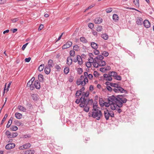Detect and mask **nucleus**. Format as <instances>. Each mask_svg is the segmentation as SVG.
<instances>
[{"label":"nucleus","mask_w":154,"mask_h":154,"mask_svg":"<svg viewBox=\"0 0 154 154\" xmlns=\"http://www.w3.org/2000/svg\"><path fill=\"white\" fill-rule=\"evenodd\" d=\"M17 109L20 111L23 112H25L26 111V109L24 107L21 105H19L18 106Z\"/></svg>","instance_id":"obj_19"},{"label":"nucleus","mask_w":154,"mask_h":154,"mask_svg":"<svg viewBox=\"0 0 154 154\" xmlns=\"http://www.w3.org/2000/svg\"><path fill=\"white\" fill-rule=\"evenodd\" d=\"M92 63H91L87 62L86 63V66L88 68H90L91 66Z\"/></svg>","instance_id":"obj_45"},{"label":"nucleus","mask_w":154,"mask_h":154,"mask_svg":"<svg viewBox=\"0 0 154 154\" xmlns=\"http://www.w3.org/2000/svg\"><path fill=\"white\" fill-rule=\"evenodd\" d=\"M99 51L98 50L95 49V50L94 51V53L95 55H97L99 54Z\"/></svg>","instance_id":"obj_60"},{"label":"nucleus","mask_w":154,"mask_h":154,"mask_svg":"<svg viewBox=\"0 0 154 154\" xmlns=\"http://www.w3.org/2000/svg\"><path fill=\"white\" fill-rule=\"evenodd\" d=\"M72 58H69L68 57L67 58V62L66 63L68 65H70L72 63Z\"/></svg>","instance_id":"obj_20"},{"label":"nucleus","mask_w":154,"mask_h":154,"mask_svg":"<svg viewBox=\"0 0 154 154\" xmlns=\"http://www.w3.org/2000/svg\"><path fill=\"white\" fill-rule=\"evenodd\" d=\"M101 37L104 39L107 40L108 38V36L107 34H103L101 35Z\"/></svg>","instance_id":"obj_34"},{"label":"nucleus","mask_w":154,"mask_h":154,"mask_svg":"<svg viewBox=\"0 0 154 154\" xmlns=\"http://www.w3.org/2000/svg\"><path fill=\"white\" fill-rule=\"evenodd\" d=\"M38 79L40 82H43L44 81L43 76L42 74H39L38 75Z\"/></svg>","instance_id":"obj_26"},{"label":"nucleus","mask_w":154,"mask_h":154,"mask_svg":"<svg viewBox=\"0 0 154 154\" xmlns=\"http://www.w3.org/2000/svg\"><path fill=\"white\" fill-rule=\"evenodd\" d=\"M105 69V67L101 68L100 69V71L102 72H105L106 71Z\"/></svg>","instance_id":"obj_58"},{"label":"nucleus","mask_w":154,"mask_h":154,"mask_svg":"<svg viewBox=\"0 0 154 154\" xmlns=\"http://www.w3.org/2000/svg\"><path fill=\"white\" fill-rule=\"evenodd\" d=\"M133 2L137 7L139 6V0H134Z\"/></svg>","instance_id":"obj_37"},{"label":"nucleus","mask_w":154,"mask_h":154,"mask_svg":"<svg viewBox=\"0 0 154 154\" xmlns=\"http://www.w3.org/2000/svg\"><path fill=\"white\" fill-rule=\"evenodd\" d=\"M105 69H106V71L109 70L111 69V68H110V66H107L105 67Z\"/></svg>","instance_id":"obj_62"},{"label":"nucleus","mask_w":154,"mask_h":154,"mask_svg":"<svg viewBox=\"0 0 154 154\" xmlns=\"http://www.w3.org/2000/svg\"><path fill=\"white\" fill-rule=\"evenodd\" d=\"M77 58H78V64L80 65H82V60L81 57L79 55H78Z\"/></svg>","instance_id":"obj_21"},{"label":"nucleus","mask_w":154,"mask_h":154,"mask_svg":"<svg viewBox=\"0 0 154 154\" xmlns=\"http://www.w3.org/2000/svg\"><path fill=\"white\" fill-rule=\"evenodd\" d=\"M103 77L107 81H111L112 79V75L110 74V72L108 74H104Z\"/></svg>","instance_id":"obj_7"},{"label":"nucleus","mask_w":154,"mask_h":154,"mask_svg":"<svg viewBox=\"0 0 154 154\" xmlns=\"http://www.w3.org/2000/svg\"><path fill=\"white\" fill-rule=\"evenodd\" d=\"M70 54L71 56L74 57L75 55V52L74 50H71L70 51Z\"/></svg>","instance_id":"obj_46"},{"label":"nucleus","mask_w":154,"mask_h":154,"mask_svg":"<svg viewBox=\"0 0 154 154\" xmlns=\"http://www.w3.org/2000/svg\"><path fill=\"white\" fill-rule=\"evenodd\" d=\"M15 146L14 143H9L6 146L5 148L7 149H10L14 148Z\"/></svg>","instance_id":"obj_10"},{"label":"nucleus","mask_w":154,"mask_h":154,"mask_svg":"<svg viewBox=\"0 0 154 154\" xmlns=\"http://www.w3.org/2000/svg\"><path fill=\"white\" fill-rule=\"evenodd\" d=\"M32 98L34 100H36L37 99V95L35 94H32Z\"/></svg>","instance_id":"obj_42"},{"label":"nucleus","mask_w":154,"mask_h":154,"mask_svg":"<svg viewBox=\"0 0 154 154\" xmlns=\"http://www.w3.org/2000/svg\"><path fill=\"white\" fill-rule=\"evenodd\" d=\"M92 54H89V55L90 57V58L88 59V62H89L91 63H93L95 61L94 59L92 57H91V55Z\"/></svg>","instance_id":"obj_25"},{"label":"nucleus","mask_w":154,"mask_h":154,"mask_svg":"<svg viewBox=\"0 0 154 154\" xmlns=\"http://www.w3.org/2000/svg\"><path fill=\"white\" fill-rule=\"evenodd\" d=\"M84 96H82L80 98L81 102L79 104V106L81 107H84L85 106V105H88L89 101L91 103H93V100L92 99H88L85 98L83 97Z\"/></svg>","instance_id":"obj_3"},{"label":"nucleus","mask_w":154,"mask_h":154,"mask_svg":"<svg viewBox=\"0 0 154 154\" xmlns=\"http://www.w3.org/2000/svg\"><path fill=\"white\" fill-rule=\"evenodd\" d=\"M113 91L117 93H125L127 94V91L123 89L120 86L117 88H114L113 89Z\"/></svg>","instance_id":"obj_6"},{"label":"nucleus","mask_w":154,"mask_h":154,"mask_svg":"<svg viewBox=\"0 0 154 154\" xmlns=\"http://www.w3.org/2000/svg\"><path fill=\"white\" fill-rule=\"evenodd\" d=\"M72 45V42L70 41H68L62 47V49H65L70 47Z\"/></svg>","instance_id":"obj_9"},{"label":"nucleus","mask_w":154,"mask_h":154,"mask_svg":"<svg viewBox=\"0 0 154 154\" xmlns=\"http://www.w3.org/2000/svg\"><path fill=\"white\" fill-rule=\"evenodd\" d=\"M73 49L76 51H78L79 50V47L77 45H75L73 47Z\"/></svg>","instance_id":"obj_41"},{"label":"nucleus","mask_w":154,"mask_h":154,"mask_svg":"<svg viewBox=\"0 0 154 154\" xmlns=\"http://www.w3.org/2000/svg\"><path fill=\"white\" fill-rule=\"evenodd\" d=\"M44 67L45 65L44 64L41 65L38 67V70L40 72L42 71L43 70Z\"/></svg>","instance_id":"obj_29"},{"label":"nucleus","mask_w":154,"mask_h":154,"mask_svg":"<svg viewBox=\"0 0 154 154\" xmlns=\"http://www.w3.org/2000/svg\"><path fill=\"white\" fill-rule=\"evenodd\" d=\"M113 20L116 22L119 19V17L116 14H113L112 16Z\"/></svg>","instance_id":"obj_24"},{"label":"nucleus","mask_w":154,"mask_h":154,"mask_svg":"<svg viewBox=\"0 0 154 154\" xmlns=\"http://www.w3.org/2000/svg\"><path fill=\"white\" fill-rule=\"evenodd\" d=\"M31 60V58L29 57L28 58H26L25 59V61L26 62H29Z\"/></svg>","instance_id":"obj_61"},{"label":"nucleus","mask_w":154,"mask_h":154,"mask_svg":"<svg viewBox=\"0 0 154 154\" xmlns=\"http://www.w3.org/2000/svg\"><path fill=\"white\" fill-rule=\"evenodd\" d=\"M102 55L104 56L105 57H107L109 55V53L108 52L104 51L102 53Z\"/></svg>","instance_id":"obj_50"},{"label":"nucleus","mask_w":154,"mask_h":154,"mask_svg":"<svg viewBox=\"0 0 154 154\" xmlns=\"http://www.w3.org/2000/svg\"><path fill=\"white\" fill-rule=\"evenodd\" d=\"M81 94H82V93L80 92L79 91H77L75 94L76 97L78 98L79 96L81 95Z\"/></svg>","instance_id":"obj_44"},{"label":"nucleus","mask_w":154,"mask_h":154,"mask_svg":"<svg viewBox=\"0 0 154 154\" xmlns=\"http://www.w3.org/2000/svg\"><path fill=\"white\" fill-rule=\"evenodd\" d=\"M15 116L16 118L18 119H21L22 117V115L19 112H16L15 114Z\"/></svg>","instance_id":"obj_22"},{"label":"nucleus","mask_w":154,"mask_h":154,"mask_svg":"<svg viewBox=\"0 0 154 154\" xmlns=\"http://www.w3.org/2000/svg\"><path fill=\"white\" fill-rule=\"evenodd\" d=\"M102 29V27L101 26H100L97 27V31L98 32H100Z\"/></svg>","instance_id":"obj_49"},{"label":"nucleus","mask_w":154,"mask_h":154,"mask_svg":"<svg viewBox=\"0 0 154 154\" xmlns=\"http://www.w3.org/2000/svg\"><path fill=\"white\" fill-rule=\"evenodd\" d=\"M91 45L94 49H96L98 48V45L94 42H91Z\"/></svg>","instance_id":"obj_18"},{"label":"nucleus","mask_w":154,"mask_h":154,"mask_svg":"<svg viewBox=\"0 0 154 154\" xmlns=\"http://www.w3.org/2000/svg\"><path fill=\"white\" fill-rule=\"evenodd\" d=\"M105 11L107 13H110L112 11V8H107L106 9Z\"/></svg>","instance_id":"obj_43"},{"label":"nucleus","mask_w":154,"mask_h":154,"mask_svg":"<svg viewBox=\"0 0 154 154\" xmlns=\"http://www.w3.org/2000/svg\"><path fill=\"white\" fill-rule=\"evenodd\" d=\"M32 83L31 82V81H29L27 83V87H29L30 86H32Z\"/></svg>","instance_id":"obj_56"},{"label":"nucleus","mask_w":154,"mask_h":154,"mask_svg":"<svg viewBox=\"0 0 154 154\" xmlns=\"http://www.w3.org/2000/svg\"><path fill=\"white\" fill-rule=\"evenodd\" d=\"M80 41L84 43H86L87 42V41L85 39V38L84 37H81L80 38Z\"/></svg>","instance_id":"obj_32"},{"label":"nucleus","mask_w":154,"mask_h":154,"mask_svg":"<svg viewBox=\"0 0 154 154\" xmlns=\"http://www.w3.org/2000/svg\"><path fill=\"white\" fill-rule=\"evenodd\" d=\"M103 19L100 17H97L95 18L94 20V23L96 24H100L102 23Z\"/></svg>","instance_id":"obj_13"},{"label":"nucleus","mask_w":154,"mask_h":154,"mask_svg":"<svg viewBox=\"0 0 154 154\" xmlns=\"http://www.w3.org/2000/svg\"><path fill=\"white\" fill-rule=\"evenodd\" d=\"M10 129L12 131H16L17 130L18 128L16 126L13 125L11 127Z\"/></svg>","instance_id":"obj_35"},{"label":"nucleus","mask_w":154,"mask_h":154,"mask_svg":"<svg viewBox=\"0 0 154 154\" xmlns=\"http://www.w3.org/2000/svg\"><path fill=\"white\" fill-rule=\"evenodd\" d=\"M89 94V91H87L86 92H83L82 93V96H84V98H85V97H88Z\"/></svg>","instance_id":"obj_23"},{"label":"nucleus","mask_w":154,"mask_h":154,"mask_svg":"<svg viewBox=\"0 0 154 154\" xmlns=\"http://www.w3.org/2000/svg\"><path fill=\"white\" fill-rule=\"evenodd\" d=\"M84 110L85 112H88L89 111V107L88 106V105H85V106H84Z\"/></svg>","instance_id":"obj_33"},{"label":"nucleus","mask_w":154,"mask_h":154,"mask_svg":"<svg viewBox=\"0 0 154 154\" xmlns=\"http://www.w3.org/2000/svg\"><path fill=\"white\" fill-rule=\"evenodd\" d=\"M136 22L138 25H141L143 24V20L141 17H138L136 19Z\"/></svg>","instance_id":"obj_11"},{"label":"nucleus","mask_w":154,"mask_h":154,"mask_svg":"<svg viewBox=\"0 0 154 154\" xmlns=\"http://www.w3.org/2000/svg\"><path fill=\"white\" fill-rule=\"evenodd\" d=\"M83 82V85H85L86 83H88V79L87 77H85L84 79V80L82 81Z\"/></svg>","instance_id":"obj_38"},{"label":"nucleus","mask_w":154,"mask_h":154,"mask_svg":"<svg viewBox=\"0 0 154 154\" xmlns=\"http://www.w3.org/2000/svg\"><path fill=\"white\" fill-rule=\"evenodd\" d=\"M104 115L106 120H108L110 117L114 116V114L113 111L105 109L104 111Z\"/></svg>","instance_id":"obj_5"},{"label":"nucleus","mask_w":154,"mask_h":154,"mask_svg":"<svg viewBox=\"0 0 154 154\" xmlns=\"http://www.w3.org/2000/svg\"><path fill=\"white\" fill-rule=\"evenodd\" d=\"M11 117L9 120L8 122V124L6 125V127L7 128H9L11 126L12 121V119H11Z\"/></svg>","instance_id":"obj_28"},{"label":"nucleus","mask_w":154,"mask_h":154,"mask_svg":"<svg viewBox=\"0 0 154 154\" xmlns=\"http://www.w3.org/2000/svg\"><path fill=\"white\" fill-rule=\"evenodd\" d=\"M143 24L144 26L146 28H149L150 26V23L147 20H145L143 22Z\"/></svg>","instance_id":"obj_12"},{"label":"nucleus","mask_w":154,"mask_h":154,"mask_svg":"<svg viewBox=\"0 0 154 154\" xmlns=\"http://www.w3.org/2000/svg\"><path fill=\"white\" fill-rule=\"evenodd\" d=\"M103 56L101 55H99L94 58V61L98 62L101 66H103L106 64V62L103 60Z\"/></svg>","instance_id":"obj_4"},{"label":"nucleus","mask_w":154,"mask_h":154,"mask_svg":"<svg viewBox=\"0 0 154 154\" xmlns=\"http://www.w3.org/2000/svg\"><path fill=\"white\" fill-rule=\"evenodd\" d=\"M54 63L53 60H49L48 62V64L46 65L50 67H52L54 66Z\"/></svg>","instance_id":"obj_16"},{"label":"nucleus","mask_w":154,"mask_h":154,"mask_svg":"<svg viewBox=\"0 0 154 154\" xmlns=\"http://www.w3.org/2000/svg\"><path fill=\"white\" fill-rule=\"evenodd\" d=\"M94 6V5H91L88 7L87 8L85 9V10L84 11V12H85L87 11L88 10L92 8V7H93Z\"/></svg>","instance_id":"obj_54"},{"label":"nucleus","mask_w":154,"mask_h":154,"mask_svg":"<svg viewBox=\"0 0 154 154\" xmlns=\"http://www.w3.org/2000/svg\"><path fill=\"white\" fill-rule=\"evenodd\" d=\"M30 143H27L19 147V149L20 150L26 149L30 148L31 146Z\"/></svg>","instance_id":"obj_8"},{"label":"nucleus","mask_w":154,"mask_h":154,"mask_svg":"<svg viewBox=\"0 0 154 154\" xmlns=\"http://www.w3.org/2000/svg\"><path fill=\"white\" fill-rule=\"evenodd\" d=\"M110 74L112 75V77L113 76L114 78L116 76V75H118L117 73L116 72L113 71L110 72Z\"/></svg>","instance_id":"obj_36"},{"label":"nucleus","mask_w":154,"mask_h":154,"mask_svg":"<svg viewBox=\"0 0 154 154\" xmlns=\"http://www.w3.org/2000/svg\"><path fill=\"white\" fill-rule=\"evenodd\" d=\"M34 85L37 89H39L40 88V85L39 82L38 81H35L34 83Z\"/></svg>","instance_id":"obj_17"},{"label":"nucleus","mask_w":154,"mask_h":154,"mask_svg":"<svg viewBox=\"0 0 154 154\" xmlns=\"http://www.w3.org/2000/svg\"><path fill=\"white\" fill-rule=\"evenodd\" d=\"M115 79L118 80H121L122 79V77L121 76L119 75H116V76L114 78Z\"/></svg>","instance_id":"obj_48"},{"label":"nucleus","mask_w":154,"mask_h":154,"mask_svg":"<svg viewBox=\"0 0 154 154\" xmlns=\"http://www.w3.org/2000/svg\"><path fill=\"white\" fill-rule=\"evenodd\" d=\"M96 104L97 103H93L92 111L89 112V116L92 117L97 120H99L102 116V114Z\"/></svg>","instance_id":"obj_2"},{"label":"nucleus","mask_w":154,"mask_h":154,"mask_svg":"<svg viewBox=\"0 0 154 154\" xmlns=\"http://www.w3.org/2000/svg\"><path fill=\"white\" fill-rule=\"evenodd\" d=\"M94 75L95 77H97L98 76V74L97 71H95L94 72Z\"/></svg>","instance_id":"obj_63"},{"label":"nucleus","mask_w":154,"mask_h":154,"mask_svg":"<svg viewBox=\"0 0 154 154\" xmlns=\"http://www.w3.org/2000/svg\"><path fill=\"white\" fill-rule=\"evenodd\" d=\"M108 103L100 101V105L102 106H105L106 107L110 106L112 110H115L117 106L121 107L123 106V103H126L127 100L122 95H118L115 97L114 95L109 97L108 98Z\"/></svg>","instance_id":"obj_1"},{"label":"nucleus","mask_w":154,"mask_h":154,"mask_svg":"<svg viewBox=\"0 0 154 154\" xmlns=\"http://www.w3.org/2000/svg\"><path fill=\"white\" fill-rule=\"evenodd\" d=\"M51 67L46 65L45 68V72L46 74H48L51 71Z\"/></svg>","instance_id":"obj_14"},{"label":"nucleus","mask_w":154,"mask_h":154,"mask_svg":"<svg viewBox=\"0 0 154 154\" xmlns=\"http://www.w3.org/2000/svg\"><path fill=\"white\" fill-rule=\"evenodd\" d=\"M19 20V19L18 18H16L14 19H11V20L13 23H15L16 22L18 21Z\"/></svg>","instance_id":"obj_53"},{"label":"nucleus","mask_w":154,"mask_h":154,"mask_svg":"<svg viewBox=\"0 0 154 154\" xmlns=\"http://www.w3.org/2000/svg\"><path fill=\"white\" fill-rule=\"evenodd\" d=\"M55 68L58 71H60L61 69V68L58 65L55 66Z\"/></svg>","instance_id":"obj_57"},{"label":"nucleus","mask_w":154,"mask_h":154,"mask_svg":"<svg viewBox=\"0 0 154 154\" xmlns=\"http://www.w3.org/2000/svg\"><path fill=\"white\" fill-rule=\"evenodd\" d=\"M35 152V151L33 149L27 150L24 151L25 154H34Z\"/></svg>","instance_id":"obj_15"},{"label":"nucleus","mask_w":154,"mask_h":154,"mask_svg":"<svg viewBox=\"0 0 154 154\" xmlns=\"http://www.w3.org/2000/svg\"><path fill=\"white\" fill-rule=\"evenodd\" d=\"M106 88L109 91H113V89H112V88L109 86H107Z\"/></svg>","instance_id":"obj_59"},{"label":"nucleus","mask_w":154,"mask_h":154,"mask_svg":"<svg viewBox=\"0 0 154 154\" xmlns=\"http://www.w3.org/2000/svg\"><path fill=\"white\" fill-rule=\"evenodd\" d=\"M93 65L96 68H97L99 66H101L99 64L98 62L95 61H94L93 63Z\"/></svg>","instance_id":"obj_27"},{"label":"nucleus","mask_w":154,"mask_h":154,"mask_svg":"<svg viewBox=\"0 0 154 154\" xmlns=\"http://www.w3.org/2000/svg\"><path fill=\"white\" fill-rule=\"evenodd\" d=\"M5 134L8 138H11V132L9 131H7L5 133Z\"/></svg>","instance_id":"obj_30"},{"label":"nucleus","mask_w":154,"mask_h":154,"mask_svg":"<svg viewBox=\"0 0 154 154\" xmlns=\"http://www.w3.org/2000/svg\"><path fill=\"white\" fill-rule=\"evenodd\" d=\"M94 26V24L92 23H89L88 24V26L89 28L91 29H92Z\"/></svg>","instance_id":"obj_51"},{"label":"nucleus","mask_w":154,"mask_h":154,"mask_svg":"<svg viewBox=\"0 0 154 154\" xmlns=\"http://www.w3.org/2000/svg\"><path fill=\"white\" fill-rule=\"evenodd\" d=\"M8 117V115L7 114H6L5 115L4 118H3L1 123V125H2L3 123H4L5 121V120L6 118Z\"/></svg>","instance_id":"obj_40"},{"label":"nucleus","mask_w":154,"mask_h":154,"mask_svg":"<svg viewBox=\"0 0 154 154\" xmlns=\"http://www.w3.org/2000/svg\"><path fill=\"white\" fill-rule=\"evenodd\" d=\"M28 44V43H27L24 45H23L22 46V50H24L26 48V46Z\"/></svg>","instance_id":"obj_55"},{"label":"nucleus","mask_w":154,"mask_h":154,"mask_svg":"<svg viewBox=\"0 0 154 154\" xmlns=\"http://www.w3.org/2000/svg\"><path fill=\"white\" fill-rule=\"evenodd\" d=\"M44 27V26L43 25L41 24L40 26H39V28H38V30H42Z\"/></svg>","instance_id":"obj_64"},{"label":"nucleus","mask_w":154,"mask_h":154,"mask_svg":"<svg viewBox=\"0 0 154 154\" xmlns=\"http://www.w3.org/2000/svg\"><path fill=\"white\" fill-rule=\"evenodd\" d=\"M17 135H18V134L16 132L13 133L11 135V138L15 137H17Z\"/></svg>","instance_id":"obj_52"},{"label":"nucleus","mask_w":154,"mask_h":154,"mask_svg":"<svg viewBox=\"0 0 154 154\" xmlns=\"http://www.w3.org/2000/svg\"><path fill=\"white\" fill-rule=\"evenodd\" d=\"M69 71V68L68 67H66L64 68V73L66 74H67Z\"/></svg>","instance_id":"obj_39"},{"label":"nucleus","mask_w":154,"mask_h":154,"mask_svg":"<svg viewBox=\"0 0 154 154\" xmlns=\"http://www.w3.org/2000/svg\"><path fill=\"white\" fill-rule=\"evenodd\" d=\"M76 84L78 85H82V86H84V85H83V81H81V80H78L77 81Z\"/></svg>","instance_id":"obj_31"},{"label":"nucleus","mask_w":154,"mask_h":154,"mask_svg":"<svg viewBox=\"0 0 154 154\" xmlns=\"http://www.w3.org/2000/svg\"><path fill=\"white\" fill-rule=\"evenodd\" d=\"M77 71L79 74H81L83 72L82 69L81 68H79L77 69Z\"/></svg>","instance_id":"obj_47"}]
</instances>
